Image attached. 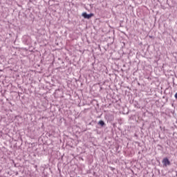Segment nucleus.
I'll return each instance as SVG.
<instances>
[{
	"label": "nucleus",
	"instance_id": "obj_1",
	"mask_svg": "<svg viewBox=\"0 0 177 177\" xmlns=\"http://www.w3.org/2000/svg\"><path fill=\"white\" fill-rule=\"evenodd\" d=\"M82 16H83L84 19H91V17H93L94 15L93 13L88 15L86 12H83Z\"/></svg>",
	"mask_w": 177,
	"mask_h": 177
},
{
	"label": "nucleus",
	"instance_id": "obj_2",
	"mask_svg": "<svg viewBox=\"0 0 177 177\" xmlns=\"http://www.w3.org/2000/svg\"><path fill=\"white\" fill-rule=\"evenodd\" d=\"M162 164L165 165V167H167V165H171V162H169L168 158H165L162 160Z\"/></svg>",
	"mask_w": 177,
	"mask_h": 177
},
{
	"label": "nucleus",
	"instance_id": "obj_3",
	"mask_svg": "<svg viewBox=\"0 0 177 177\" xmlns=\"http://www.w3.org/2000/svg\"><path fill=\"white\" fill-rule=\"evenodd\" d=\"M98 124L101 125V127H103L104 125V122L103 120H100Z\"/></svg>",
	"mask_w": 177,
	"mask_h": 177
}]
</instances>
